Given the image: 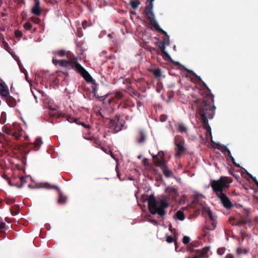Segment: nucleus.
Listing matches in <instances>:
<instances>
[{
	"instance_id": "f257e3e1",
	"label": "nucleus",
	"mask_w": 258,
	"mask_h": 258,
	"mask_svg": "<svg viewBox=\"0 0 258 258\" xmlns=\"http://www.w3.org/2000/svg\"><path fill=\"white\" fill-rule=\"evenodd\" d=\"M52 54L54 56H67L68 58V59L57 60L53 57L52 61L54 65L58 64L68 70H74L80 74L87 82L94 83L95 81L90 74L78 62V57L74 56L71 52L64 49H59L53 51Z\"/></svg>"
},
{
	"instance_id": "f03ea898",
	"label": "nucleus",
	"mask_w": 258,
	"mask_h": 258,
	"mask_svg": "<svg viewBox=\"0 0 258 258\" xmlns=\"http://www.w3.org/2000/svg\"><path fill=\"white\" fill-rule=\"evenodd\" d=\"M189 104V107L193 110H196L197 115L200 116L204 128L211 134L208 119L212 118L215 114L216 107L214 105L213 95H208L204 100L197 99L191 101Z\"/></svg>"
},
{
	"instance_id": "7ed1b4c3",
	"label": "nucleus",
	"mask_w": 258,
	"mask_h": 258,
	"mask_svg": "<svg viewBox=\"0 0 258 258\" xmlns=\"http://www.w3.org/2000/svg\"><path fill=\"white\" fill-rule=\"evenodd\" d=\"M148 204L149 212L153 215L157 214L160 216L165 214V209L168 207V204L165 200L161 199L157 201L153 195L149 196Z\"/></svg>"
},
{
	"instance_id": "20e7f679",
	"label": "nucleus",
	"mask_w": 258,
	"mask_h": 258,
	"mask_svg": "<svg viewBox=\"0 0 258 258\" xmlns=\"http://www.w3.org/2000/svg\"><path fill=\"white\" fill-rule=\"evenodd\" d=\"M230 182L231 181L228 177L223 176L221 177L217 180H211L210 182L212 189L215 192L217 196L221 194H224V189L229 187Z\"/></svg>"
},
{
	"instance_id": "39448f33",
	"label": "nucleus",
	"mask_w": 258,
	"mask_h": 258,
	"mask_svg": "<svg viewBox=\"0 0 258 258\" xmlns=\"http://www.w3.org/2000/svg\"><path fill=\"white\" fill-rule=\"evenodd\" d=\"M153 4L149 3V4L145 7L144 13L149 20L150 24L155 28L158 32H163L164 31L161 29L157 23L153 11Z\"/></svg>"
},
{
	"instance_id": "423d86ee",
	"label": "nucleus",
	"mask_w": 258,
	"mask_h": 258,
	"mask_svg": "<svg viewBox=\"0 0 258 258\" xmlns=\"http://www.w3.org/2000/svg\"><path fill=\"white\" fill-rule=\"evenodd\" d=\"M125 121L120 118L119 116L116 115L114 118L110 120L109 127L113 133L120 132L124 126Z\"/></svg>"
},
{
	"instance_id": "0eeeda50",
	"label": "nucleus",
	"mask_w": 258,
	"mask_h": 258,
	"mask_svg": "<svg viewBox=\"0 0 258 258\" xmlns=\"http://www.w3.org/2000/svg\"><path fill=\"white\" fill-rule=\"evenodd\" d=\"M3 131L7 134L12 136L16 139H19L21 135V128L16 124H13L12 125L8 126H4Z\"/></svg>"
},
{
	"instance_id": "6e6552de",
	"label": "nucleus",
	"mask_w": 258,
	"mask_h": 258,
	"mask_svg": "<svg viewBox=\"0 0 258 258\" xmlns=\"http://www.w3.org/2000/svg\"><path fill=\"white\" fill-rule=\"evenodd\" d=\"M153 160L156 166L161 167L166 165L164 155L162 152H159L156 155H153Z\"/></svg>"
},
{
	"instance_id": "1a4fd4ad",
	"label": "nucleus",
	"mask_w": 258,
	"mask_h": 258,
	"mask_svg": "<svg viewBox=\"0 0 258 258\" xmlns=\"http://www.w3.org/2000/svg\"><path fill=\"white\" fill-rule=\"evenodd\" d=\"M44 187L48 188V189H54L57 190L58 191L59 194V198L57 200V203L58 204H65L67 200V198L66 196H64L61 191L60 190L58 187L55 185H52L49 183H45L44 185Z\"/></svg>"
},
{
	"instance_id": "9d476101",
	"label": "nucleus",
	"mask_w": 258,
	"mask_h": 258,
	"mask_svg": "<svg viewBox=\"0 0 258 258\" xmlns=\"http://www.w3.org/2000/svg\"><path fill=\"white\" fill-rule=\"evenodd\" d=\"M147 139V136L145 131L143 129H139L137 132L136 140L138 144H144Z\"/></svg>"
},
{
	"instance_id": "9b49d317",
	"label": "nucleus",
	"mask_w": 258,
	"mask_h": 258,
	"mask_svg": "<svg viewBox=\"0 0 258 258\" xmlns=\"http://www.w3.org/2000/svg\"><path fill=\"white\" fill-rule=\"evenodd\" d=\"M223 206L226 209H230L232 207V204L228 197L224 193L217 196Z\"/></svg>"
},
{
	"instance_id": "f8f14e48",
	"label": "nucleus",
	"mask_w": 258,
	"mask_h": 258,
	"mask_svg": "<svg viewBox=\"0 0 258 258\" xmlns=\"http://www.w3.org/2000/svg\"><path fill=\"white\" fill-rule=\"evenodd\" d=\"M175 145L176 147V151L175 153V156L176 157H180L181 155L185 151V147L183 146V143L182 141L179 142L175 139Z\"/></svg>"
},
{
	"instance_id": "ddd939ff",
	"label": "nucleus",
	"mask_w": 258,
	"mask_h": 258,
	"mask_svg": "<svg viewBox=\"0 0 258 258\" xmlns=\"http://www.w3.org/2000/svg\"><path fill=\"white\" fill-rule=\"evenodd\" d=\"M9 90L8 86L4 82H0V95L4 97H8Z\"/></svg>"
},
{
	"instance_id": "4468645a",
	"label": "nucleus",
	"mask_w": 258,
	"mask_h": 258,
	"mask_svg": "<svg viewBox=\"0 0 258 258\" xmlns=\"http://www.w3.org/2000/svg\"><path fill=\"white\" fill-rule=\"evenodd\" d=\"M40 4L39 1H37L36 3H35L34 6L32 8L31 12L32 13L36 15L39 16L42 12V9L40 8Z\"/></svg>"
},
{
	"instance_id": "2eb2a0df",
	"label": "nucleus",
	"mask_w": 258,
	"mask_h": 258,
	"mask_svg": "<svg viewBox=\"0 0 258 258\" xmlns=\"http://www.w3.org/2000/svg\"><path fill=\"white\" fill-rule=\"evenodd\" d=\"M137 82L141 84V86L140 87V89L143 93L145 92L146 91V85L149 88V83L148 82L145 81L144 79L143 78L138 79Z\"/></svg>"
},
{
	"instance_id": "dca6fc26",
	"label": "nucleus",
	"mask_w": 258,
	"mask_h": 258,
	"mask_svg": "<svg viewBox=\"0 0 258 258\" xmlns=\"http://www.w3.org/2000/svg\"><path fill=\"white\" fill-rule=\"evenodd\" d=\"M204 213L207 214L209 217L210 220L213 222L212 225L214 226V229L215 228V225L214 224V222L216 219L215 217L213 215L212 211L209 208H204Z\"/></svg>"
},
{
	"instance_id": "f3484780",
	"label": "nucleus",
	"mask_w": 258,
	"mask_h": 258,
	"mask_svg": "<svg viewBox=\"0 0 258 258\" xmlns=\"http://www.w3.org/2000/svg\"><path fill=\"white\" fill-rule=\"evenodd\" d=\"M160 168L162 170L163 174L166 177H170L171 176L172 171L167 167L166 165H165Z\"/></svg>"
},
{
	"instance_id": "a211bd4d",
	"label": "nucleus",
	"mask_w": 258,
	"mask_h": 258,
	"mask_svg": "<svg viewBox=\"0 0 258 258\" xmlns=\"http://www.w3.org/2000/svg\"><path fill=\"white\" fill-rule=\"evenodd\" d=\"M7 97V102L8 104L10 107L15 106L16 105V100L12 97L9 96V95L8 96V97Z\"/></svg>"
},
{
	"instance_id": "6ab92c4d",
	"label": "nucleus",
	"mask_w": 258,
	"mask_h": 258,
	"mask_svg": "<svg viewBox=\"0 0 258 258\" xmlns=\"http://www.w3.org/2000/svg\"><path fill=\"white\" fill-rule=\"evenodd\" d=\"M250 222V220L248 218H245L244 219L239 220L236 221V223H232V225H235L236 226H241Z\"/></svg>"
},
{
	"instance_id": "aec40b11",
	"label": "nucleus",
	"mask_w": 258,
	"mask_h": 258,
	"mask_svg": "<svg viewBox=\"0 0 258 258\" xmlns=\"http://www.w3.org/2000/svg\"><path fill=\"white\" fill-rule=\"evenodd\" d=\"M140 4L141 3L140 0H132L130 2V5L132 8L134 10L137 9L139 7Z\"/></svg>"
},
{
	"instance_id": "412c9836",
	"label": "nucleus",
	"mask_w": 258,
	"mask_h": 258,
	"mask_svg": "<svg viewBox=\"0 0 258 258\" xmlns=\"http://www.w3.org/2000/svg\"><path fill=\"white\" fill-rule=\"evenodd\" d=\"M178 130L179 132L181 133H187V128L182 123H179L178 124Z\"/></svg>"
},
{
	"instance_id": "4be33fe9",
	"label": "nucleus",
	"mask_w": 258,
	"mask_h": 258,
	"mask_svg": "<svg viewBox=\"0 0 258 258\" xmlns=\"http://www.w3.org/2000/svg\"><path fill=\"white\" fill-rule=\"evenodd\" d=\"M162 33L165 35V36H163V41L162 42V43L166 44V45H168L170 44V41H169V37L167 35V33L164 31V32H161Z\"/></svg>"
},
{
	"instance_id": "5701e85b",
	"label": "nucleus",
	"mask_w": 258,
	"mask_h": 258,
	"mask_svg": "<svg viewBox=\"0 0 258 258\" xmlns=\"http://www.w3.org/2000/svg\"><path fill=\"white\" fill-rule=\"evenodd\" d=\"M150 71L153 73L155 78L156 79L159 78L161 76V70L159 69L151 70Z\"/></svg>"
},
{
	"instance_id": "b1692460",
	"label": "nucleus",
	"mask_w": 258,
	"mask_h": 258,
	"mask_svg": "<svg viewBox=\"0 0 258 258\" xmlns=\"http://www.w3.org/2000/svg\"><path fill=\"white\" fill-rule=\"evenodd\" d=\"M175 216L177 219L180 221H183L185 219V216L183 212L180 210L176 212Z\"/></svg>"
},
{
	"instance_id": "393cba45",
	"label": "nucleus",
	"mask_w": 258,
	"mask_h": 258,
	"mask_svg": "<svg viewBox=\"0 0 258 258\" xmlns=\"http://www.w3.org/2000/svg\"><path fill=\"white\" fill-rule=\"evenodd\" d=\"M42 143L40 139H37L34 143L33 149L35 151H37L39 149Z\"/></svg>"
},
{
	"instance_id": "a878e982",
	"label": "nucleus",
	"mask_w": 258,
	"mask_h": 258,
	"mask_svg": "<svg viewBox=\"0 0 258 258\" xmlns=\"http://www.w3.org/2000/svg\"><path fill=\"white\" fill-rule=\"evenodd\" d=\"M165 45L166 44L159 42L158 46L161 50L162 52L167 57H169V54L165 51Z\"/></svg>"
},
{
	"instance_id": "bb28decb",
	"label": "nucleus",
	"mask_w": 258,
	"mask_h": 258,
	"mask_svg": "<svg viewBox=\"0 0 258 258\" xmlns=\"http://www.w3.org/2000/svg\"><path fill=\"white\" fill-rule=\"evenodd\" d=\"M20 210L19 206L18 205H15L14 207H13L11 209V214L15 216L16 215L19 213Z\"/></svg>"
},
{
	"instance_id": "cd10ccee",
	"label": "nucleus",
	"mask_w": 258,
	"mask_h": 258,
	"mask_svg": "<svg viewBox=\"0 0 258 258\" xmlns=\"http://www.w3.org/2000/svg\"><path fill=\"white\" fill-rule=\"evenodd\" d=\"M167 190L168 191L170 196H171L173 198L176 196L177 190L175 188L173 187H170L168 188Z\"/></svg>"
},
{
	"instance_id": "c85d7f7f",
	"label": "nucleus",
	"mask_w": 258,
	"mask_h": 258,
	"mask_svg": "<svg viewBox=\"0 0 258 258\" xmlns=\"http://www.w3.org/2000/svg\"><path fill=\"white\" fill-rule=\"evenodd\" d=\"M199 253H198L197 255L195 256L196 257L203 258L206 256L207 251L205 250L204 249L200 252H199Z\"/></svg>"
},
{
	"instance_id": "c756f323",
	"label": "nucleus",
	"mask_w": 258,
	"mask_h": 258,
	"mask_svg": "<svg viewBox=\"0 0 258 258\" xmlns=\"http://www.w3.org/2000/svg\"><path fill=\"white\" fill-rule=\"evenodd\" d=\"M23 27L26 30H30L32 29V26L30 22L28 21L24 24Z\"/></svg>"
},
{
	"instance_id": "7c9ffc66",
	"label": "nucleus",
	"mask_w": 258,
	"mask_h": 258,
	"mask_svg": "<svg viewBox=\"0 0 258 258\" xmlns=\"http://www.w3.org/2000/svg\"><path fill=\"white\" fill-rule=\"evenodd\" d=\"M94 145L96 147H101L102 149L106 152V150H104V148L101 146V143L98 140L95 139L93 142Z\"/></svg>"
},
{
	"instance_id": "2f4dec72",
	"label": "nucleus",
	"mask_w": 258,
	"mask_h": 258,
	"mask_svg": "<svg viewBox=\"0 0 258 258\" xmlns=\"http://www.w3.org/2000/svg\"><path fill=\"white\" fill-rule=\"evenodd\" d=\"M123 97V94L121 92H116L114 93L113 98L120 99Z\"/></svg>"
},
{
	"instance_id": "473e14b6",
	"label": "nucleus",
	"mask_w": 258,
	"mask_h": 258,
	"mask_svg": "<svg viewBox=\"0 0 258 258\" xmlns=\"http://www.w3.org/2000/svg\"><path fill=\"white\" fill-rule=\"evenodd\" d=\"M236 252L237 254H240L242 253L246 254L248 252V251L246 249H242L241 248H238L236 250Z\"/></svg>"
},
{
	"instance_id": "72a5a7b5",
	"label": "nucleus",
	"mask_w": 258,
	"mask_h": 258,
	"mask_svg": "<svg viewBox=\"0 0 258 258\" xmlns=\"http://www.w3.org/2000/svg\"><path fill=\"white\" fill-rule=\"evenodd\" d=\"M31 20L35 24H38L40 22V19L37 17H32L31 18Z\"/></svg>"
},
{
	"instance_id": "f704fd0d",
	"label": "nucleus",
	"mask_w": 258,
	"mask_h": 258,
	"mask_svg": "<svg viewBox=\"0 0 258 258\" xmlns=\"http://www.w3.org/2000/svg\"><path fill=\"white\" fill-rule=\"evenodd\" d=\"M15 35L16 37L20 38L23 36V33L21 31L17 30L15 31Z\"/></svg>"
},
{
	"instance_id": "c9c22d12",
	"label": "nucleus",
	"mask_w": 258,
	"mask_h": 258,
	"mask_svg": "<svg viewBox=\"0 0 258 258\" xmlns=\"http://www.w3.org/2000/svg\"><path fill=\"white\" fill-rule=\"evenodd\" d=\"M197 79H198V80H199V81H201V82L203 83V86H204V87H205L207 90H208V91L209 92H211V90H210V89L208 88V86L207 85V84L202 80V79H201V78H200V77H199V76H197Z\"/></svg>"
},
{
	"instance_id": "e433bc0d",
	"label": "nucleus",
	"mask_w": 258,
	"mask_h": 258,
	"mask_svg": "<svg viewBox=\"0 0 258 258\" xmlns=\"http://www.w3.org/2000/svg\"><path fill=\"white\" fill-rule=\"evenodd\" d=\"M189 240H190V239H189V237H188L187 236H184L183 237L182 242L185 244H187L189 242Z\"/></svg>"
},
{
	"instance_id": "4c0bfd02",
	"label": "nucleus",
	"mask_w": 258,
	"mask_h": 258,
	"mask_svg": "<svg viewBox=\"0 0 258 258\" xmlns=\"http://www.w3.org/2000/svg\"><path fill=\"white\" fill-rule=\"evenodd\" d=\"M6 224L5 222L2 221V219L0 217V230H3L6 228Z\"/></svg>"
},
{
	"instance_id": "58836bf2",
	"label": "nucleus",
	"mask_w": 258,
	"mask_h": 258,
	"mask_svg": "<svg viewBox=\"0 0 258 258\" xmlns=\"http://www.w3.org/2000/svg\"><path fill=\"white\" fill-rule=\"evenodd\" d=\"M174 241L173 240V238L172 236L171 235H169V236H167V237H166V241L168 242V243H172Z\"/></svg>"
},
{
	"instance_id": "ea45409f",
	"label": "nucleus",
	"mask_w": 258,
	"mask_h": 258,
	"mask_svg": "<svg viewBox=\"0 0 258 258\" xmlns=\"http://www.w3.org/2000/svg\"><path fill=\"white\" fill-rule=\"evenodd\" d=\"M230 159H231V161H232V162L233 164L234 165V166H235V167H240V165H239V164H238V163H236V162H235V159L234 158V157H231Z\"/></svg>"
},
{
	"instance_id": "a19ab883",
	"label": "nucleus",
	"mask_w": 258,
	"mask_h": 258,
	"mask_svg": "<svg viewBox=\"0 0 258 258\" xmlns=\"http://www.w3.org/2000/svg\"><path fill=\"white\" fill-rule=\"evenodd\" d=\"M14 202H15V200L13 199H9V200L7 199L6 200V203L8 205L12 204L14 203Z\"/></svg>"
},
{
	"instance_id": "79ce46f5",
	"label": "nucleus",
	"mask_w": 258,
	"mask_h": 258,
	"mask_svg": "<svg viewBox=\"0 0 258 258\" xmlns=\"http://www.w3.org/2000/svg\"><path fill=\"white\" fill-rule=\"evenodd\" d=\"M224 150L228 153V156L230 158H231V157H233L231 154L230 150L226 147H224Z\"/></svg>"
},
{
	"instance_id": "37998d69",
	"label": "nucleus",
	"mask_w": 258,
	"mask_h": 258,
	"mask_svg": "<svg viewBox=\"0 0 258 258\" xmlns=\"http://www.w3.org/2000/svg\"><path fill=\"white\" fill-rule=\"evenodd\" d=\"M224 252V248H219L217 250V253L219 255H222Z\"/></svg>"
},
{
	"instance_id": "c03bdc74",
	"label": "nucleus",
	"mask_w": 258,
	"mask_h": 258,
	"mask_svg": "<svg viewBox=\"0 0 258 258\" xmlns=\"http://www.w3.org/2000/svg\"><path fill=\"white\" fill-rule=\"evenodd\" d=\"M82 26L84 29H86L88 26V22L87 21L85 20L82 22Z\"/></svg>"
},
{
	"instance_id": "a18cd8bd",
	"label": "nucleus",
	"mask_w": 258,
	"mask_h": 258,
	"mask_svg": "<svg viewBox=\"0 0 258 258\" xmlns=\"http://www.w3.org/2000/svg\"><path fill=\"white\" fill-rule=\"evenodd\" d=\"M167 119V116L165 115H162L160 116V120L161 121H165Z\"/></svg>"
},
{
	"instance_id": "49530a36",
	"label": "nucleus",
	"mask_w": 258,
	"mask_h": 258,
	"mask_svg": "<svg viewBox=\"0 0 258 258\" xmlns=\"http://www.w3.org/2000/svg\"><path fill=\"white\" fill-rule=\"evenodd\" d=\"M67 120L70 122H73L75 121V120L73 117L69 116L67 117Z\"/></svg>"
},
{
	"instance_id": "de8ad7c7",
	"label": "nucleus",
	"mask_w": 258,
	"mask_h": 258,
	"mask_svg": "<svg viewBox=\"0 0 258 258\" xmlns=\"http://www.w3.org/2000/svg\"><path fill=\"white\" fill-rule=\"evenodd\" d=\"M133 94H134L135 96L137 97H138V98H140V97H141V94H140L139 93H138V92H136V91H134V92H133Z\"/></svg>"
},
{
	"instance_id": "09e8293b",
	"label": "nucleus",
	"mask_w": 258,
	"mask_h": 258,
	"mask_svg": "<svg viewBox=\"0 0 258 258\" xmlns=\"http://www.w3.org/2000/svg\"><path fill=\"white\" fill-rule=\"evenodd\" d=\"M252 180L255 183L256 185L258 187V181L257 180L256 178L255 177H252Z\"/></svg>"
},
{
	"instance_id": "8fccbe9b",
	"label": "nucleus",
	"mask_w": 258,
	"mask_h": 258,
	"mask_svg": "<svg viewBox=\"0 0 258 258\" xmlns=\"http://www.w3.org/2000/svg\"><path fill=\"white\" fill-rule=\"evenodd\" d=\"M225 258H234V257L232 254L228 253L225 256Z\"/></svg>"
},
{
	"instance_id": "3c124183",
	"label": "nucleus",
	"mask_w": 258,
	"mask_h": 258,
	"mask_svg": "<svg viewBox=\"0 0 258 258\" xmlns=\"http://www.w3.org/2000/svg\"><path fill=\"white\" fill-rule=\"evenodd\" d=\"M26 178L24 177H22L21 178V181L22 183L25 182L26 181Z\"/></svg>"
},
{
	"instance_id": "603ef678",
	"label": "nucleus",
	"mask_w": 258,
	"mask_h": 258,
	"mask_svg": "<svg viewBox=\"0 0 258 258\" xmlns=\"http://www.w3.org/2000/svg\"><path fill=\"white\" fill-rule=\"evenodd\" d=\"M99 113L100 115L101 116V117H102V118H104V117H105L103 116V115L102 114V111H99Z\"/></svg>"
},
{
	"instance_id": "864d4df0",
	"label": "nucleus",
	"mask_w": 258,
	"mask_h": 258,
	"mask_svg": "<svg viewBox=\"0 0 258 258\" xmlns=\"http://www.w3.org/2000/svg\"><path fill=\"white\" fill-rule=\"evenodd\" d=\"M93 92L94 93V94L95 95L96 94V89L95 88H93Z\"/></svg>"
},
{
	"instance_id": "5fc2aeb1",
	"label": "nucleus",
	"mask_w": 258,
	"mask_h": 258,
	"mask_svg": "<svg viewBox=\"0 0 258 258\" xmlns=\"http://www.w3.org/2000/svg\"><path fill=\"white\" fill-rule=\"evenodd\" d=\"M117 176L119 178V171H117Z\"/></svg>"
},
{
	"instance_id": "6e6d98bb",
	"label": "nucleus",
	"mask_w": 258,
	"mask_h": 258,
	"mask_svg": "<svg viewBox=\"0 0 258 258\" xmlns=\"http://www.w3.org/2000/svg\"><path fill=\"white\" fill-rule=\"evenodd\" d=\"M249 177H250V178L252 179V177H254L253 176H252L251 175H249Z\"/></svg>"
},
{
	"instance_id": "4d7b16f0",
	"label": "nucleus",
	"mask_w": 258,
	"mask_h": 258,
	"mask_svg": "<svg viewBox=\"0 0 258 258\" xmlns=\"http://www.w3.org/2000/svg\"><path fill=\"white\" fill-rule=\"evenodd\" d=\"M154 1V0H150V3H153V1Z\"/></svg>"
},
{
	"instance_id": "13d9d810",
	"label": "nucleus",
	"mask_w": 258,
	"mask_h": 258,
	"mask_svg": "<svg viewBox=\"0 0 258 258\" xmlns=\"http://www.w3.org/2000/svg\"><path fill=\"white\" fill-rule=\"evenodd\" d=\"M233 220V218H230V219H229V220L230 221V222H231V220Z\"/></svg>"
},
{
	"instance_id": "bf43d9fd",
	"label": "nucleus",
	"mask_w": 258,
	"mask_h": 258,
	"mask_svg": "<svg viewBox=\"0 0 258 258\" xmlns=\"http://www.w3.org/2000/svg\"><path fill=\"white\" fill-rule=\"evenodd\" d=\"M34 1L35 3H36L37 1H39V0H34Z\"/></svg>"
},
{
	"instance_id": "052dcab7",
	"label": "nucleus",
	"mask_w": 258,
	"mask_h": 258,
	"mask_svg": "<svg viewBox=\"0 0 258 258\" xmlns=\"http://www.w3.org/2000/svg\"><path fill=\"white\" fill-rule=\"evenodd\" d=\"M6 45H7V46L8 48H9V45H8V44L7 43L6 44Z\"/></svg>"
},
{
	"instance_id": "680f3d73",
	"label": "nucleus",
	"mask_w": 258,
	"mask_h": 258,
	"mask_svg": "<svg viewBox=\"0 0 258 258\" xmlns=\"http://www.w3.org/2000/svg\"><path fill=\"white\" fill-rule=\"evenodd\" d=\"M192 258H198V257H196L195 256L193 257Z\"/></svg>"
},
{
	"instance_id": "e2e57ef3",
	"label": "nucleus",
	"mask_w": 258,
	"mask_h": 258,
	"mask_svg": "<svg viewBox=\"0 0 258 258\" xmlns=\"http://www.w3.org/2000/svg\"><path fill=\"white\" fill-rule=\"evenodd\" d=\"M188 258H189V257H188Z\"/></svg>"
}]
</instances>
